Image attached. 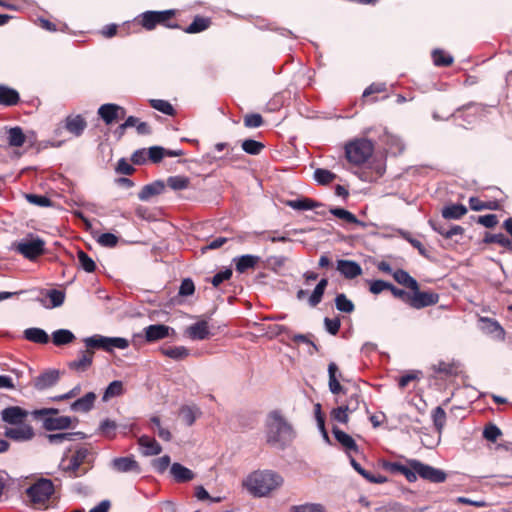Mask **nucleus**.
<instances>
[{
  "instance_id": "nucleus-1",
  "label": "nucleus",
  "mask_w": 512,
  "mask_h": 512,
  "mask_svg": "<svg viewBox=\"0 0 512 512\" xmlns=\"http://www.w3.org/2000/svg\"><path fill=\"white\" fill-rule=\"evenodd\" d=\"M94 460L95 455L92 450L80 446L70 456L65 453L58 467L68 478L76 479L88 473L93 467Z\"/></svg>"
},
{
  "instance_id": "nucleus-2",
  "label": "nucleus",
  "mask_w": 512,
  "mask_h": 512,
  "mask_svg": "<svg viewBox=\"0 0 512 512\" xmlns=\"http://www.w3.org/2000/svg\"><path fill=\"white\" fill-rule=\"evenodd\" d=\"M283 477L271 470L254 471L244 480V487L255 497H265L282 486Z\"/></svg>"
},
{
  "instance_id": "nucleus-3",
  "label": "nucleus",
  "mask_w": 512,
  "mask_h": 512,
  "mask_svg": "<svg viewBox=\"0 0 512 512\" xmlns=\"http://www.w3.org/2000/svg\"><path fill=\"white\" fill-rule=\"evenodd\" d=\"M266 438L267 442L284 447L294 438V430L292 426L278 411H273L268 415L266 421Z\"/></svg>"
},
{
  "instance_id": "nucleus-4",
  "label": "nucleus",
  "mask_w": 512,
  "mask_h": 512,
  "mask_svg": "<svg viewBox=\"0 0 512 512\" xmlns=\"http://www.w3.org/2000/svg\"><path fill=\"white\" fill-rule=\"evenodd\" d=\"M54 491L52 480L39 478L26 489V495L34 507L43 509L47 507V503L54 494Z\"/></svg>"
},
{
  "instance_id": "nucleus-5",
  "label": "nucleus",
  "mask_w": 512,
  "mask_h": 512,
  "mask_svg": "<svg viewBox=\"0 0 512 512\" xmlns=\"http://www.w3.org/2000/svg\"><path fill=\"white\" fill-rule=\"evenodd\" d=\"M85 348L90 351L100 349L106 352H113L115 349L124 350L129 347V341L123 337H108L101 334H94L83 338Z\"/></svg>"
},
{
  "instance_id": "nucleus-6",
  "label": "nucleus",
  "mask_w": 512,
  "mask_h": 512,
  "mask_svg": "<svg viewBox=\"0 0 512 512\" xmlns=\"http://www.w3.org/2000/svg\"><path fill=\"white\" fill-rule=\"evenodd\" d=\"M374 151V144L369 139H356L345 147L346 157L349 162L361 165L368 161Z\"/></svg>"
},
{
  "instance_id": "nucleus-7",
  "label": "nucleus",
  "mask_w": 512,
  "mask_h": 512,
  "mask_svg": "<svg viewBox=\"0 0 512 512\" xmlns=\"http://www.w3.org/2000/svg\"><path fill=\"white\" fill-rule=\"evenodd\" d=\"M12 247L26 259L34 260L44 253L45 241L30 233L25 238L13 243Z\"/></svg>"
},
{
  "instance_id": "nucleus-8",
  "label": "nucleus",
  "mask_w": 512,
  "mask_h": 512,
  "mask_svg": "<svg viewBox=\"0 0 512 512\" xmlns=\"http://www.w3.org/2000/svg\"><path fill=\"white\" fill-rule=\"evenodd\" d=\"M157 11L155 10H148L137 17H135L133 20L124 21L121 25V27L125 30H135L139 27H142L146 30H153L157 27L156 24V17Z\"/></svg>"
},
{
  "instance_id": "nucleus-9",
  "label": "nucleus",
  "mask_w": 512,
  "mask_h": 512,
  "mask_svg": "<svg viewBox=\"0 0 512 512\" xmlns=\"http://www.w3.org/2000/svg\"><path fill=\"white\" fill-rule=\"evenodd\" d=\"M415 470L418 472L421 479L431 483H443L447 479V474L444 470L422 463L421 461L415 463Z\"/></svg>"
},
{
  "instance_id": "nucleus-10",
  "label": "nucleus",
  "mask_w": 512,
  "mask_h": 512,
  "mask_svg": "<svg viewBox=\"0 0 512 512\" xmlns=\"http://www.w3.org/2000/svg\"><path fill=\"white\" fill-rule=\"evenodd\" d=\"M175 334V330L164 324H152L144 328L146 342L152 343Z\"/></svg>"
},
{
  "instance_id": "nucleus-11",
  "label": "nucleus",
  "mask_w": 512,
  "mask_h": 512,
  "mask_svg": "<svg viewBox=\"0 0 512 512\" xmlns=\"http://www.w3.org/2000/svg\"><path fill=\"white\" fill-rule=\"evenodd\" d=\"M98 115L105 124L110 125L117 119L123 118L126 115V110L117 104L107 103L99 107Z\"/></svg>"
},
{
  "instance_id": "nucleus-12",
  "label": "nucleus",
  "mask_w": 512,
  "mask_h": 512,
  "mask_svg": "<svg viewBox=\"0 0 512 512\" xmlns=\"http://www.w3.org/2000/svg\"><path fill=\"white\" fill-rule=\"evenodd\" d=\"M110 467L119 473H127V472L140 473V471H141L138 462L134 459L133 456L114 458L110 463Z\"/></svg>"
},
{
  "instance_id": "nucleus-13",
  "label": "nucleus",
  "mask_w": 512,
  "mask_h": 512,
  "mask_svg": "<svg viewBox=\"0 0 512 512\" xmlns=\"http://www.w3.org/2000/svg\"><path fill=\"white\" fill-rule=\"evenodd\" d=\"M412 291L414 292V294L410 299V305L413 308L421 309L427 306L434 305L439 301L438 294L419 291V287L417 288V290Z\"/></svg>"
},
{
  "instance_id": "nucleus-14",
  "label": "nucleus",
  "mask_w": 512,
  "mask_h": 512,
  "mask_svg": "<svg viewBox=\"0 0 512 512\" xmlns=\"http://www.w3.org/2000/svg\"><path fill=\"white\" fill-rule=\"evenodd\" d=\"M336 270L346 279H354L362 274V267L353 260L339 259Z\"/></svg>"
},
{
  "instance_id": "nucleus-15",
  "label": "nucleus",
  "mask_w": 512,
  "mask_h": 512,
  "mask_svg": "<svg viewBox=\"0 0 512 512\" xmlns=\"http://www.w3.org/2000/svg\"><path fill=\"white\" fill-rule=\"evenodd\" d=\"M28 412L19 406H10L1 411V419L11 425H21Z\"/></svg>"
},
{
  "instance_id": "nucleus-16",
  "label": "nucleus",
  "mask_w": 512,
  "mask_h": 512,
  "mask_svg": "<svg viewBox=\"0 0 512 512\" xmlns=\"http://www.w3.org/2000/svg\"><path fill=\"white\" fill-rule=\"evenodd\" d=\"M480 329L483 333L491 335L496 339H504L505 331L502 326L494 319L488 317H481L479 319Z\"/></svg>"
},
{
  "instance_id": "nucleus-17",
  "label": "nucleus",
  "mask_w": 512,
  "mask_h": 512,
  "mask_svg": "<svg viewBox=\"0 0 512 512\" xmlns=\"http://www.w3.org/2000/svg\"><path fill=\"white\" fill-rule=\"evenodd\" d=\"M60 378V374L58 370H48L41 373L34 380V387L37 390H46L52 386H54Z\"/></svg>"
},
{
  "instance_id": "nucleus-18",
  "label": "nucleus",
  "mask_w": 512,
  "mask_h": 512,
  "mask_svg": "<svg viewBox=\"0 0 512 512\" xmlns=\"http://www.w3.org/2000/svg\"><path fill=\"white\" fill-rule=\"evenodd\" d=\"M185 333L191 340H205L209 338L210 331L208 321H197L196 323L187 327Z\"/></svg>"
},
{
  "instance_id": "nucleus-19",
  "label": "nucleus",
  "mask_w": 512,
  "mask_h": 512,
  "mask_svg": "<svg viewBox=\"0 0 512 512\" xmlns=\"http://www.w3.org/2000/svg\"><path fill=\"white\" fill-rule=\"evenodd\" d=\"M42 294H45L47 298L50 300V304H47L46 300L43 298H37V301L42 304L43 307L47 309L60 307L65 300V292L58 289H49V290H41Z\"/></svg>"
},
{
  "instance_id": "nucleus-20",
  "label": "nucleus",
  "mask_w": 512,
  "mask_h": 512,
  "mask_svg": "<svg viewBox=\"0 0 512 512\" xmlns=\"http://www.w3.org/2000/svg\"><path fill=\"white\" fill-rule=\"evenodd\" d=\"M94 352L88 350H80L78 358L69 363V368L77 372L86 371L93 363Z\"/></svg>"
},
{
  "instance_id": "nucleus-21",
  "label": "nucleus",
  "mask_w": 512,
  "mask_h": 512,
  "mask_svg": "<svg viewBox=\"0 0 512 512\" xmlns=\"http://www.w3.org/2000/svg\"><path fill=\"white\" fill-rule=\"evenodd\" d=\"M429 224L435 232L439 233L447 239H450L455 235H461L464 232L463 227L459 225L447 226L445 222L434 220H429Z\"/></svg>"
},
{
  "instance_id": "nucleus-22",
  "label": "nucleus",
  "mask_w": 512,
  "mask_h": 512,
  "mask_svg": "<svg viewBox=\"0 0 512 512\" xmlns=\"http://www.w3.org/2000/svg\"><path fill=\"white\" fill-rule=\"evenodd\" d=\"M86 127L87 122L81 115H69L65 120L66 130L75 137L81 136Z\"/></svg>"
},
{
  "instance_id": "nucleus-23",
  "label": "nucleus",
  "mask_w": 512,
  "mask_h": 512,
  "mask_svg": "<svg viewBox=\"0 0 512 512\" xmlns=\"http://www.w3.org/2000/svg\"><path fill=\"white\" fill-rule=\"evenodd\" d=\"M72 419L69 416L44 417L42 424L47 431L64 430L70 427Z\"/></svg>"
},
{
  "instance_id": "nucleus-24",
  "label": "nucleus",
  "mask_w": 512,
  "mask_h": 512,
  "mask_svg": "<svg viewBox=\"0 0 512 512\" xmlns=\"http://www.w3.org/2000/svg\"><path fill=\"white\" fill-rule=\"evenodd\" d=\"M419 460L412 459L407 462L406 465L400 463L391 464L392 471L399 472L404 475L409 482H415L419 477L418 472L415 470V463H419Z\"/></svg>"
},
{
  "instance_id": "nucleus-25",
  "label": "nucleus",
  "mask_w": 512,
  "mask_h": 512,
  "mask_svg": "<svg viewBox=\"0 0 512 512\" xmlns=\"http://www.w3.org/2000/svg\"><path fill=\"white\" fill-rule=\"evenodd\" d=\"M170 474L173 479L178 483L189 482L194 479L195 474L189 468L183 466L180 463H173L170 466Z\"/></svg>"
},
{
  "instance_id": "nucleus-26",
  "label": "nucleus",
  "mask_w": 512,
  "mask_h": 512,
  "mask_svg": "<svg viewBox=\"0 0 512 512\" xmlns=\"http://www.w3.org/2000/svg\"><path fill=\"white\" fill-rule=\"evenodd\" d=\"M138 444L142 447V454L145 456L158 455L162 451L161 445L154 438L147 435L139 437Z\"/></svg>"
},
{
  "instance_id": "nucleus-27",
  "label": "nucleus",
  "mask_w": 512,
  "mask_h": 512,
  "mask_svg": "<svg viewBox=\"0 0 512 512\" xmlns=\"http://www.w3.org/2000/svg\"><path fill=\"white\" fill-rule=\"evenodd\" d=\"M5 435L13 440L25 441L30 440L34 435V432L29 425H21L18 427L7 428L5 430Z\"/></svg>"
},
{
  "instance_id": "nucleus-28",
  "label": "nucleus",
  "mask_w": 512,
  "mask_h": 512,
  "mask_svg": "<svg viewBox=\"0 0 512 512\" xmlns=\"http://www.w3.org/2000/svg\"><path fill=\"white\" fill-rule=\"evenodd\" d=\"M165 189V184L161 180H156L142 187L138 194L141 201H148L153 196L161 194Z\"/></svg>"
},
{
  "instance_id": "nucleus-29",
  "label": "nucleus",
  "mask_w": 512,
  "mask_h": 512,
  "mask_svg": "<svg viewBox=\"0 0 512 512\" xmlns=\"http://www.w3.org/2000/svg\"><path fill=\"white\" fill-rule=\"evenodd\" d=\"M96 400V394L94 392H88L83 397L74 401L70 409L74 412H88L90 411Z\"/></svg>"
},
{
  "instance_id": "nucleus-30",
  "label": "nucleus",
  "mask_w": 512,
  "mask_h": 512,
  "mask_svg": "<svg viewBox=\"0 0 512 512\" xmlns=\"http://www.w3.org/2000/svg\"><path fill=\"white\" fill-rule=\"evenodd\" d=\"M175 9H167L162 11H157L156 24L160 25L166 29H182L181 25L176 22H172L171 19L176 15Z\"/></svg>"
},
{
  "instance_id": "nucleus-31",
  "label": "nucleus",
  "mask_w": 512,
  "mask_h": 512,
  "mask_svg": "<svg viewBox=\"0 0 512 512\" xmlns=\"http://www.w3.org/2000/svg\"><path fill=\"white\" fill-rule=\"evenodd\" d=\"M23 335L26 340L36 344H47L49 342V336L42 328H27L24 330Z\"/></svg>"
},
{
  "instance_id": "nucleus-32",
  "label": "nucleus",
  "mask_w": 512,
  "mask_h": 512,
  "mask_svg": "<svg viewBox=\"0 0 512 512\" xmlns=\"http://www.w3.org/2000/svg\"><path fill=\"white\" fill-rule=\"evenodd\" d=\"M179 415L187 426H192L201 415V410L196 405H183L180 408Z\"/></svg>"
},
{
  "instance_id": "nucleus-33",
  "label": "nucleus",
  "mask_w": 512,
  "mask_h": 512,
  "mask_svg": "<svg viewBox=\"0 0 512 512\" xmlns=\"http://www.w3.org/2000/svg\"><path fill=\"white\" fill-rule=\"evenodd\" d=\"M236 271L244 273L248 269L254 268L260 261V257L256 255L246 254L242 255L235 260Z\"/></svg>"
},
{
  "instance_id": "nucleus-34",
  "label": "nucleus",
  "mask_w": 512,
  "mask_h": 512,
  "mask_svg": "<svg viewBox=\"0 0 512 512\" xmlns=\"http://www.w3.org/2000/svg\"><path fill=\"white\" fill-rule=\"evenodd\" d=\"M20 100L19 93L10 87L0 85V104L5 106H14Z\"/></svg>"
},
{
  "instance_id": "nucleus-35",
  "label": "nucleus",
  "mask_w": 512,
  "mask_h": 512,
  "mask_svg": "<svg viewBox=\"0 0 512 512\" xmlns=\"http://www.w3.org/2000/svg\"><path fill=\"white\" fill-rule=\"evenodd\" d=\"M332 433L335 437V439L346 449L350 451H357L358 446L355 442V440L344 431L340 430L337 427H333Z\"/></svg>"
},
{
  "instance_id": "nucleus-36",
  "label": "nucleus",
  "mask_w": 512,
  "mask_h": 512,
  "mask_svg": "<svg viewBox=\"0 0 512 512\" xmlns=\"http://www.w3.org/2000/svg\"><path fill=\"white\" fill-rule=\"evenodd\" d=\"M393 278L397 283L411 290H417L418 288V282L403 269L395 270L393 272Z\"/></svg>"
},
{
  "instance_id": "nucleus-37",
  "label": "nucleus",
  "mask_w": 512,
  "mask_h": 512,
  "mask_svg": "<svg viewBox=\"0 0 512 512\" xmlns=\"http://www.w3.org/2000/svg\"><path fill=\"white\" fill-rule=\"evenodd\" d=\"M211 23L210 17L196 15L193 21L183 30V32H203L210 28Z\"/></svg>"
},
{
  "instance_id": "nucleus-38",
  "label": "nucleus",
  "mask_w": 512,
  "mask_h": 512,
  "mask_svg": "<svg viewBox=\"0 0 512 512\" xmlns=\"http://www.w3.org/2000/svg\"><path fill=\"white\" fill-rule=\"evenodd\" d=\"M433 64L438 67H446L453 63L454 58L443 49L436 48L431 52Z\"/></svg>"
},
{
  "instance_id": "nucleus-39",
  "label": "nucleus",
  "mask_w": 512,
  "mask_h": 512,
  "mask_svg": "<svg viewBox=\"0 0 512 512\" xmlns=\"http://www.w3.org/2000/svg\"><path fill=\"white\" fill-rule=\"evenodd\" d=\"M75 335L68 329H58L52 333V341L56 346H63L72 343L75 340Z\"/></svg>"
},
{
  "instance_id": "nucleus-40",
  "label": "nucleus",
  "mask_w": 512,
  "mask_h": 512,
  "mask_svg": "<svg viewBox=\"0 0 512 512\" xmlns=\"http://www.w3.org/2000/svg\"><path fill=\"white\" fill-rule=\"evenodd\" d=\"M467 213V208L463 204H451L442 209L444 219H460Z\"/></svg>"
},
{
  "instance_id": "nucleus-41",
  "label": "nucleus",
  "mask_w": 512,
  "mask_h": 512,
  "mask_svg": "<svg viewBox=\"0 0 512 512\" xmlns=\"http://www.w3.org/2000/svg\"><path fill=\"white\" fill-rule=\"evenodd\" d=\"M161 352L168 358H171L176 361L183 360L190 355L189 349L185 346H174V347H166L161 348Z\"/></svg>"
},
{
  "instance_id": "nucleus-42",
  "label": "nucleus",
  "mask_w": 512,
  "mask_h": 512,
  "mask_svg": "<svg viewBox=\"0 0 512 512\" xmlns=\"http://www.w3.org/2000/svg\"><path fill=\"white\" fill-rule=\"evenodd\" d=\"M327 285H328L327 278H322L318 282V284L316 285V287L314 288V290L312 291V293L308 299V304L311 307H316L321 302Z\"/></svg>"
},
{
  "instance_id": "nucleus-43",
  "label": "nucleus",
  "mask_w": 512,
  "mask_h": 512,
  "mask_svg": "<svg viewBox=\"0 0 512 512\" xmlns=\"http://www.w3.org/2000/svg\"><path fill=\"white\" fill-rule=\"evenodd\" d=\"M7 134L8 144L11 147H21L25 143L26 136L21 127H12L7 131Z\"/></svg>"
},
{
  "instance_id": "nucleus-44",
  "label": "nucleus",
  "mask_w": 512,
  "mask_h": 512,
  "mask_svg": "<svg viewBox=\"0 0 512 512\" xmlns=\"http://www.w3.org/2000/svg\"><path fill=\"white\" fill-rule=\"evenodd\" d=\"M124 393L123 383L120 380L112 381L104 391L102 401L107 402L113 397L121 396Z\"/></svg>"
},
{
  "instance_id": "nucleus-45",
  "label": "nucleus",
  "mask_w": 512,
  "mask_h": 512,
  "mask_svg": "<svg viewBox=\"0 0 512 512\" xmlns=\"http://www.w3.org/2000/svg\"><path fill=\"white\" fill-rule=\"evenodd\" d=\"M287 205L295 210H311L316 207L322 206V204L309 199V198H302V199H295L290 200L287 202Z\"/></svg>"
},
{
  "instance_id": "nucleus-46",
  "label": "nucleus",
  "mask_w": 512,
  "mask_h": 512,
  "mask_svg": "<svg viewBox=\"0 0 512 512\" xmlns=\"http://www.w3.org/2000/svg\"><path fill=\"white\" fill-rule=\"evenodd\" d=\"M338 372V367L334 362H331L328 365V374H329V390L333 394H338L342 391V386L340 385L336 373Z\"/></svg>"
},
{
  "instance_id": "nucleus-47",
  "label": "nucleus",
  "mask_w": 512,
  "mask_h": 512,
  "mask_svg": "<svg viewBox=\"0 0 512 512\" xmlns=\"http://www.w3.org/2000/svg\"><path fill=\"white\" fill-rule=\"evenodd\" d=\"M80 432H62V433H55V434H48L47 440L50 444L58 445L62 444L66 441H73L75 439V436L81 435Z\"/></svg>"
},
{
  "instance_id": "nucleus-48",
  "label": "nucleus",
  "mask_w": 512,
  "mask_h": 512,
  "mask_svg": "<svg viewBox=\"0 0 512 512\" xmlns=\"http://www.w3.org/2000/svg\"><path fill=\"white\" fill-rule=\"evenodd\" d=\"M335 307L338 311L344 313H352L355 309L353 302L343 293H340L336 296Z\"/></svg>"
},
{
  "instance_id": "nucleus-49",
  "label": "nucleus",
  "mask_w": 512,
  "mask_h": 512,
  "mask_svg": "<svg viewBox=\"0 0 512 512\" xmlns=\"http://www.w3.org/2000/svg\"><path fill=\"white\" fill-rule=\"evenodd\" d=\"M241 146L243 151L249 155H259L265 147L262 142L254 139L244 140Z\"/></svg>"
},
{
  "instance_id": "nucleus-50",
  "label": "nucleus",
  "mask_w": 512,
  "mask_h": 512,
  "mask_svg": "<svg viewBox=\"0 0 512 512\" xmlns=\"http://www.w3.org/2000/svg\"><path fill=\"white\" fill-rule=\"evenodd\" d=\"M80 267L87 273H92L96 269L94 260L84 251L79 250L77 252Z\"/></svg>"
},
{
  "instance_id": "nucleus-51",
  "label": "nucleus",
  "mask_w": 512,
  "mask_h": 512,
  "mask_svg": "<svg viewBox=\"0 0 512 512\" xmlns=\"http://www.w3.org/2000/svg\"><path fill=\"white\" fill-rule=\"evenodd\" d=\"M336 178V175L327 169L317 168L314 171V180L320 185H327Z\"/></svg>"
},
{
  "instance_id": "nucleus-52",
  "label": "nucleus",
  "mask_w": 512,
  "mask_h": 512,
  "mask_svg": "<svg viewBox=\"0 0 512 512\" xmlns=\"http://www.w3.org/2000/svg\"><path fill=\"white\" fill-rule=\"evenodd\" d=\"M150 423L152 425V428L157 431V435L159 438H161L164 441L171 440L172 435H171L170 431L167 428L162 427L159 417L153 416L150 419Z\"/></svg>"
},
{
  "instance_id": "nucleus-53",
  "label": "nucleus",
  "mask_w": 512,
  "mask_h": 512,
  "mask_svg": "<svg viewBox=\"0 0 512 512\" xmlns=\"http://www.w3.org/2000/svg\"><path fill=\"white\" fill-rule=\"evenodd\" d=\"M167 185L172 189V190H183V189H186L189 185V179L185 176H180V175H177V176H170L168 179H167Z\"/></svg>"
},
{
  "instance_id": "nucleus-54",
  "label": "nucleus",
  "mask_w": 512,
  "mask_h": 512,
  "mask_svg": "<svg viewBox=\"0 0 512 512\" xmlns=\"http://www.w3.org/2000/svg\"><path fill=\"white\" fill-rule=\"evenodd\" d=\"M330 213L339 219L345 220L348 223H359V220L356 218L354 214L343 208H331Z\"/></svg>"
},
{
  "instance_id": "nucleus-55",
  "label": "nucleus",
  "mask_w": 512,
  "mask_h": 512,
  "mask_svg": "<svg viewBox=\"0 0 512 512\" xmlns=\"http://www.w3.org/2000/svg\"><path fill=\"white\" fill-rule=\"evenodd\" d=\"M485 242L496 243V244H499L500 246L512 251V241L502 233L493 234V235H490L489 237H486Z\"/></svg>"
},
{
  "instance_id": "nucleus-56",
  "label": "nucleus",
  "mask_w": 512,
  "mask_h": 512,
  "mask_svg": "<svg viewBox=\"0 0 512 512\" xmlns=\"http://www.w3.org/2000/svg\"><path fill=\"white\" fill-rule=\"evenodd\" d=\"M150 104L154 109L162 112L163 114L173 115L174 113L173 106L166 100L151 99Z\"/></svg>"
},
{
  "instance_id": "nucleus-57",
  "label": "nucleus",
  "mask_w": 512,
  "mask_h": 512,
  "mask_svg": "<svg viewBox=\"0 0 512 512\" xmlns=\"http://www.w3.org/2000/svg\"><path fill=\"white\" fill-rule=\"evenodd\" d=\"M433 423L438 431H441L445 425L446 413L444 409L437 406L432 412Z\"/></svg>"
},
{
  "instance_id": "nucleus-58",
  "label": "nucleus",
  "mask_w": 512,
  "mask_h": 512,
  "mask_svg": "<svg viewBox=\"0 0 512 512\" xmlns=\"http://www.w3.org/2000/svg\"><path fill=\"white\" fill-rule=\"evenodd\" d=\"M26 199L29 203L39 207H50L52 205L51 199L44 195L27 194Z\"/></svg>"
},
{
  "instance_id": "nucleus-59",
  "label": "nucleus",
  "mask_w": 512,
  "mask_h": 512,
  "mask_svg": "<svg viewBox=\"0 0 512 512\" xmlns=\"http://www.w3.org/2000/svg\"><path fill=\"white\" fill-rule=\"evenodd\" d=\"M349 414H351L348 410L345 409L342 405L334 408L331 411V418L334 421H337L342 424H346L349 421Z\"/></svg>"
},
{
  "instance_id": "nucleus-60",
  "label": "nucleus",
  "mask_w": 512,
  "mask_h": 512,
  "mask_svg": "<svg viewBox=\"0 0 512 512\" xmlns=\"http://www.w3.org/2000/svg\"><path fill=\"white\" fill-rule=\"evenodd\" d=\"M170 463H171V459H170V456L168 455H164L162 457H159L157 459H154L152 461V467L153 469L159 473V474H162L164 473L167 468L170 466Z\"/></svg>"
},
{
  "instance_id": "nucleus-61",
  "label": "nucleus",
  "mask_w": 512,
  "mask_h": 512,
  "mask_svg": "<svg viewBox=\"0 0 512 512\" xmlns=\"http://www.w3.org/2000/svg\"><path fill=\"white\" fill-rule=\"evenodd\" d=\"M117 428V424L115 421L110 419H105L100 423L99 431L102 435L112 438L114 436V431Z\"/></svg>"
},
{
  "instance_id": "nucleus-62",
  "label": "nucleus",
  "mask_w": 512,
  "mask_h": 512,
  "mask_svg": "<svg viewBox=\"0 0 512 512\" xmlns=\"http://www.w3.org/2000/svg\"><path fill=\"white\" fill-rule=\"evenodd\" d=\"M97 242L103 246V247H109V248H112V247H115L118 243V237L116 235H114L113 233H103L101 234L98 239H97Z\"/></svg>"
},
{
  "instance_id": "nucleus-63",
  "label": "nucleus",
  "mask_w": 512,
  "mask_h": 512,
  "mask_svg": "<svg viewBox=\"0 0 512 512\" xmlns=\"http://www.w3.org/2000/svg\"><path fill=\"white\" fill-rule=\"evenodd\" d=\"M263 124V118L258 113L247 114L244 117V125L248 128H258Z\"/></svg>"
},
{
  "instance_id": "nucleus-64",
  "label": "nucleus",
  "mask_w": 512,
  "mask_h": 512,
  "mask_svg": "<svg viewBox=\"0 0 512 512\" xmlns=\"http://www.w3.org/2000/svg\"><path fill=\"white\" fill-rule=\"evenodd\" d=\"M293 509L294 512H325L322 505L313 503L294 506Z\"/></svg>"
}]
</instances>
